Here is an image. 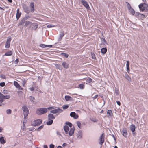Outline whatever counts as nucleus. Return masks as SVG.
<instances>
[{"label": "nucleus", "mask_w": 148, "mask_h": 148, "mask_svg": "<svg viewBox=\"0 0 148 148\" xmlns=\"http://www.w3.org/2000/svg\"><path fill=\"white\" fill-rule=\"evenodd\" d=\"M63 129L64 132L68 136H73L75 131V127L73 126V127L69 129V127L66 125H64L63 126Z\"/></svg>", "instance_id": "obj_1"}, {"label": "nucleus", "mask_w": 148, "mask_h": 148, "mask_svg": "<svg viewBox=\"0 0 148 148\" xmlns=\"http://www.w3.org/2000/svg\"><path fill=\"white\" fill-rule=\"evenodd\" d=\"M140 11L147 12L148 11V4L145 3H141L138 5Z\"/></svg>", "instance_id": "obj_2"}, {"label": "nucleus", "mask_w": 148, "mask_h": 148, "mask_svg": "<svg viewBox=\"0 0 148 148\" xmlns=\"http://www.w3.org/2000/svg\"><path fill=\"white\" fill-rule=\"evenodd\" d=\"M47 112L46 108L42 107L37 109L36 113L38 115H41L45 114Z\"/></svg>", "instance_id": "obj_3"}, {"label": "nucleus", "mask_w": 148, "mask_h": 148, "mask_svg": "<svg viewBox=\"0 0 148 148\" xmlns=\"http://www.w3.org/2000/svg\"><path fill=\"white\" fill-rule=\"evenodd\" d=\"M42 121L40 119H38L34 120L31 124V125L33 127L38 126L41 125Z\"/></svg>", "instance_id": "obj_4"}, {"label": "nucleus", "mask_w": 148, "mask_h": 148, "mask_svg": "<svg viewBox=\"0 0 148 148\" xmlns=\"http://www.w3.org/2000/svg\"><path fill=\"white\" fill-rule=\"evenodd\" d=\"M126 3L128 9L130 13V14L132 16H135L136 13L135 10L131 7L129 3L128 2H126Z\"/></svg>", "instance_id": "obj_5"}, {"label": "nucleus", "mask_w": 148, "mask_h": 148, "mask_svg": "<svg viewBox=\"0 0 148 148\" xmlns=\"http://www.w3.org/2000/svg\"><path fill=\"white\" fill-rule=\"evenodd\" d=\"M63 110L61 109L60 108L58 107L57 108H55L54 109L51 110L50 111V112L54 114H57V115L59 114L60 113H61L63 112Z\"/></svg>", "instance_id": "obj_6"}, {"label": "nucleus", "mask_w": 148, "mask_h": 148, "mask_svg": "<svg viewBox=\"0 0 148 148\" xmlns=\"http://www.w3.org/2000/svg\"><path fill=\"white\" fill-rule=\"evenodd\" d=\"M135 16L139 20L141 19L142 18H145L146 17L145 15L139 12H136L135 15Z\"/></svg>", "instance_id": "obj_7"}, {"label": "nucleus", "mask_w": 148, "mask_h": 148, "mask_svg": "<svg viewBox=\"0 0 148 148\" xmlns=\"http://www.w3.org/2000/svg\"><path fill=\"white\" fill-rule=\"evenodd\" d=\"M24 11L27 14H29L30 12L29 7L26 4L23 3L22 5Z\"/></svg>", "instance_id": "obj_8"}, {"label": "nucleus", "mask_w": 148, "mask_h": 148, "mask_svg": "<svg viewBox=\"0 0 148 148\" xmlns=\"http://www.w3.org/2000/svg\"><path fill=\"white\" fill-rule=\"evenodd\" d=\"M30 10L32 13H33L36 10V6L34 2L31 1L29 4Z\"/></svg>", "instance_id": "obj_9"}, {"label": "nucleus", "mask_w": 148, "mask_h": 148, "mask_svg": "<svg viewBox=\"0 0 148 148\" xmlns=\"http://www.w3.org/2000/svg\"><path fill=\"white\" fill-rule=\"evenodd\" d=\"M81 2L84 6L85 7L87 10H91V9L89 7L88 3L85 0H81Z\"/></svg>", "instance_id": "obj_10"}, {"label": "nucleus", "mask_w": 148, "mask_h": 148, "mask_svg": "<svg viewBox=\"0 0 148 148\" xmlns=\"http://www.w3.org/2000/svg\"><path fill=\"white\" fill-rule=\"evenodd\" d=\"M22 109L23 112V113L29 114V110L28 109L27 107L25 105H23L22 107Z\"/></svg>", "instance_id": "obj_11"}, {"label": "nucleus", "mask_w": 148, "mask_h": 148, "mask_svg": "<svg viewBox=\"0 0 148 148\" xmlns=\"http://www.w3.org/2000/svg\"><path fill=\"white\" fill-rule=\"evenodd\" d=\"M101 34L102 37H100V39L101 43L103 44L104 46L106 44L108 45V44L107 43V42L106 41L102 32L101 33Z\"/></svg>", "instance_id": "obj_12"}, {"label": "nucleus", "mask_w": 148, "mask_h": 148, "mask_svg": "<svg viewBox=\"0 0 148 148\" xmlns=\"http://www.w3.org/2000/svg\"><path fill=\"white\" fill-rule=\"evenodd\" d=\"M70 115L71 117L73 118L74 119H77L79 117V116L77 114L74 112H71L70 114Z\"/></svg>", "instance_id": "obj_13"}, {"label": "nucleus", "mask_w": 148, "mask_h": 148, "mask_svg": "<svg viewBox=\"0 0 148 148\" xmlns=\"http://www.w3.org/2000/svg\"><path fill=\"white\" fill-rule=\"evenodd\" d=\"M38 27V24L37 23H33L30 26V28L32 29V30H35Z\"/></svg>", "instance_id": "obj_14"}, {"label": "nucleus", "mask_w": 148, "mask_h": 148, "mask_svg": "<svg viewBox=\"0 0 148 148\" xmlns=\"http://www.w3.org/2000/svg\"><path fill=\"white\" fill-rule=\"evenodd\" d=\"M62 65L63 68L67 69L69 67V64L65 61L63 62L62 63Z\"/></svg>", "instance_id": "obj_15"}, {"label": "nucleus", "mask_w": 148, "mask_h": 148, "mask_svg": "<svg viewBox=\"0 0 148 148\" xmlns=\"http://www.w3.org/2000/svg\"><path fill=\"white\" fill-rule=\"evenodd\" d=\"M53 114L50 113L48 114V120H52L56 118V116L54 115Z\"/></svg>", "instance_id": "obj_16"}, {"label": "nucleus", "mask_w": 148, "mask_h": 148, "mask_svg": "<svg viewBox=\"0 0 148 148\" xmlns=\"http://www.w3.org/2000/svg\"><path fill=\"white\" fill-rule=\"evenodd\" d=\"M129 127L130 130L132 132H134V131H135L136 127L135 125L133 124H131L130 126Z\"/></svg>", "instance_id": "obj_17"}, {"label": "nucleus", "mask_w": 148, "mask_h": 148, "mask_svg": "<svg viewBox=\"0 0 148 148\" xmlns=\"http://www.w3.org/2000/svg\"><path fill=\"white\" fill-rule=\"evenodd\" d=\"M107 51V49L106 47H104L101 48V53L102 55H105Z\"/></svg>", "instance_id": "obj_18"}, {"label": "nucleus", "mask_w": 148, "mask_h": 148, "mask_svg": "<svg viewBox=\"0 0 148 148\" xmlns=\"http://www.w3.org/2000/svg\"><path fill=\"white\" fill-rule=\"evenodd\" d=\"M64 34H64L63 32H60V34H59V37L58 39V41H60L62 40Z\"/></svg>", "instance_id": "obj_19"}, {"label": "nucleus", "mask_w": 148, "mask_h": 148, "mask_svg": "<svg viewBox=\"0 0 148 148\" xmlns=\"http://www.w3.org/2000/svg\"><path fill=\"white\" fill-rule=\"evenodd\" d=\"M64 98L66 101H72L73 100V98L70 96L68 95H66L65 96Z\"/></svg>", "instance_id": "obj_20"}, {"label": "nucleus", "mask_w": 148, "mask_h": 148, "mask_svg": "<svg viewBox=\"0 0 148 148\" xmlns=\"http://www.w3.org/2000/svg\"><path fill=\"white\" fill-rule=\"evenodd\" d=\"M122 134L125 137H126L127 135V132L126 129H123L122 130Z\"/></svg>", "instance_id": "obj_21"}, {"label": "nucleus", "mask_w": 148, "mask_h": 148, "mask_svg": "<svg viewBox=\"0 0 148 148\" xmlns=\"http://www.w3.org/2000/svg\"><path fill=\"white\" fill-rule=\"evenodd\" d=\"M13 54V51L12 50H9L6 52L3 56H10Z\"/></svg>", "instance_id": "obj_22"}, {"label": "nucleus", "mask_w": 148, "mask_h": 148, "mask_svg": "<svg viewBox=\"0 0 148 148\" xmlns=\"http://www.w3.org/2000/svg\"><path fill=\"white\" fill-rule=\"evenodd\" d=\"M82 137V133L81 130L78 131L77 134V138L78 139L81 138Z\"/></svg>", "instance_id": "obj_23"}, {"label": "nucleus", "mask_w": 148, "mask_h": 148, "mask_svg": "<svg viewBox=\"0 0 148 148\" xmlns=\"http://www.w3.org/2000/svg\"><path fill=\"white\" fill-rule=\"evenodd\" d=\"M55 65L57 69L62 71L63 69V67L62 65L57 64H55Z\"/></svg>", "instance_id": "obj_24"}, {"label": "nucleus", "mask_w": 148, "mask_h": 148, "mask_svg": "<svg viewBox=\"0 0 148 148\" xmlns=\"http://www.w3.org/2000/svg\"><path fill=\"white\" fill-rule=\"evenodd\" d=\"M125 78L130 82H132V79L127 74L126 72V74H125Z\"/></svg>", "instance_id": "obj_25"}, {"label": "nucleus", "mask_w": 148, "mask_h": 148, "mask_svg": "<svg viewBox=\"0 0 148 148\" xmlns=\"http://www.w3.org/2000/svg\"><path fill=\"white\" fill-rule=\"evenodd\" d=\"M107 114L108 115V116H110L112 117L113 115L112 111L110 109L108 110L107 111Z\"/></svg>", "instance_id": "obj_26"}, {"label": "nucleus", "mask_w": 148, "mask_h": 148, "mask_svg": "<svg viewBox=\"0 0 148 148\" xmlns=\"http://www.w3.org/2000/svg\"><path fill=\"white\" fill-rule=\"evenodd\" d=\"M32 24V22L30 21H25L24 26L25 27H27L29 25L30 26Z\"/></svg>", "instance_id": "obj_27"}, {"label": "nucleus", "mask_w": 148, "mask_h": 148, "mask_svg": "<svg viewBox=\"0 0 148 148\" xmlns=\"http://www.w3.org/2000/svg\"><path fill=\"white\" fill-rule=\"evenodd\" d=\"M49 121L46 123L44 122V123H45L48 125H51L53 123V120H48Z\"/></svg>", "instance_id": "obj_28"}, {"label": "nucleus", "mask_w": 148, "mask_h": 148, "mask_svg": "<svg viewBox=\"0 0 148 148\" xmlns=\"http://www.w3.org/2000/svg\"><path fill=\"white\" fill-rule=\"evenodd\" d=\"M65 125H66L68 126L69 127H70L72 128L73 126L72 124L69 121H66L65 123Z\"/></svg>", "instance_id": "obj_29"}, {"label": "nucleus", "mask_w": 148, "mask_h": 148, "mask_svg": "<svg viewBox=\"0 0 148 148\" xmlns=\"http://www.w3.org/2000/svg\"><path fill=\"white\" fill-rule=\"evenodd\" d=\"M10 96L9 95H4L3 94V101L5 100L9 99L10 98Z\"/></svg>", "instance_id": "obj_30"}, {"label": "nucleus", "mask_w": 148, "mask_h": 148, "mask_svg": "<svg viewBox=\"0 0 148 148\" xmlns=\"http://www.w3.org/2000/svg\"><path fill=\"white\" fill-rule=\"evenodd\" d=\"M29 99L31 102H32L33 104L34 103V100H35V99L34 97L32 96H29Z\"/></svg>", "instance_id": "obj_31"}, {"label": "nucleus", "mask_w": 148, "mask_h": 148, "mask_svg": "<svg viewBox=\"0 0 148 148\" xmlns=\"http://www.w3.org/2000/svg\"><path fill=\"white\" fill-rule=\"evenodd\" d=\"M14 84L16 88H19L20 85L17 82L14 81Z\"/></svg>", "instance_id": "obj_32"}, {"label": "nucleus", "mask_w": 148, "mask_h": 148, "mask_svg": "<svg viewBox=\"0 0 148 148\" xmlns=\"http://www.w3.org/2000/svg\"><path fill=\"white\" fill-rule=\"evenodd\" d=\"M85 87V85L83 83H81L79 84L78 86V88H79L81 89H83Z\"/></svg>", "instance_id": "obj_33"}, {"label": "nucleus", "mask_w": 148, "mask_h": 148, "mask_svg": "<svg viewBox=\"0 0 148 148\" xmlns=\"http://www.w3.org/2000/svg\"><path fill=\"white\" fill-rule=\"evenodd\" d=\"M22 14L21 12L16 13V18L17 20H18Z\"/></svg>", "instance_id": "obj_34"}, {"label": "nucleus", "mask_w": 148, "mask_h": 148, "mask_svg": "<svg viewBox=\"0 0 148 148\" xmlns=\"http://www.w3.org/2000/svg\"><path fill=\"white\" fill-rule=\"evenodd\" d=\"M60 54L61 56H63L66 58H68L69 56L68 54L63 52L61 53Z\"/></svg>", "instance_id": "obj_35"}, {"label": "nucleus", "mask_w": 148, "mask_h": 148, "mask_svg": "<svg viewBox=\"0 0 148 148\" xmlns=\"http://www.w3.org/2000/svg\"><path fill=\"white\" fill-rule=\"evenodd\" d=\"M25 21L23 18H22L20 22L18 24V26H19L22 25L24 23H25Z\"/></svg>", "instance_id": "obj_36"}, {"label": "nucleus", "mask_w": 148, "mask_h": 148, "mask_svg": "<svg viewBox=\"0 0 148 148\" xmlns=\"http://www.w3.org/2000/svg\"><path fill=\"white\" fill-rule=\"evenodd\" d=\"M31 17V16L30 15H26L25 16L22 18L25 21L30 18Z\"/></svg>", "instance_id": "obj_37"}, {"label": "nucleus", "mask_w": 148, "mask_h": 148, "mask_svg": "<svg viewBox=\"0 0 148 148\" xmlns=\"http://www.w3.org/2000/svg\"><path fill=\"white\" fill-rule=\"evenodd\" d=\"M3 102V94L0 92V103H2Z\"/></svg>", "instance_id": "obj_38"}, {"label": "nucleus", "mask_w": 148, "mask_h": 148, "mask_svg": "<svg viewBox=\"0 0 148 148\" xmlns=\"http://www.w3.org/2000/svg\"><path fill=\"white\" fill-rule=\"evenodd\" d=\"M44 127V125H42L38 127L37 129H35V130H37L38 131H39L41 129H42Z\"/></svg>", "instance_id": "obj_39"}, {"label": "nucleus", "mask_w": 148, "mask_h": 148, "mask_svg": "<svg viewBox=\"0 0 148 148\" xmlns=\"http://www.w3.org/2000/svg\"><path fill=\"white\" fill-rule=\"evenodd\" d=\"M54 108L55 107L54 106H49L47 108H46L47 110V112L48 110H50L51 111V110H52V109H54Z\"/></svg>", "instance_id": "obj_40"}, {"label": "nucleus", "mask_w": 148, "mask_h": 148, "mask_svg": "<svg viewBox=\"0 0 148 148\" xmlns=\"http://www.w3.org/2000/svg\"><path fill=\"white\" fill-rule=\"evenodd\" d=\"M91 58L94 59V60H96V58L95 57V54L93 52H91Z\"/></svg>", "instance_id": "obj_41"}, {"label": "nucleus", "mask_w": 148, "mask_h": 148, "mask_svg": "<svg viewBox=\"0 0 148 148\" xmlns=\"http://www.w3.org/2000/svg\"><path fill=\"white\" fill-rule=\"evenodd\" d=\"M39 46L42 48H46L47 45H45L43 44H40L39 45Z\"/></svg>", "instance_id": "obj_42"}, {"label": "nucleus", "mask_w": 148, "mask_h": 148, "mask_svg": "<svg viewBox=\"0 0 148 148\" xmlns=\"http://www.w3.org/2000/svg\"><path fill=\"white\" fill-rule=\"evenodd\" d=\"M12 38L10 36H9L7 38L6 41V42L10 43L11 41V40Z\"/></svg>", "instance_id": "obj_43"}, {"label": "nucleus", "mask_w": 148, "mask_h": 148, "mask_svg": "<svg viewBox=\"0 0 148 148\" xmlns=\"http://www.w3.org/2000/svg\"><path fill=\"white\" fill-rule=\"evenodd\" d=\"M56 26V25H53L51 24H49L47 25V27L48 28H50L51 27H54Z\"/></svg>", "instance_id": "obj_44"}, {"label": "nucleus", "mask_w": 148, "mask_h": 148, "mask_svg": "<svg viewBox=\"0 0 148 148\" xmlns=\"http://www.w3.org/2000/svg\"><path fill=\"white\" fill-rule=\"evenodd\" d=\"M10 46V43L6 42L5 45V48H9Z\"/></svg>", "instance_id": "obj_45"}, {"label": "nucleus", "mask_w": 148, "mask_h": 148, "mask_svg": "<svg viewBox=\"0 0 148 148\" xmlns=\"http://www.w3.org/2000/svg\"><path fill=\"white\" fill-rule=\"evenodd\" d=\"M92 79L90 77H88L86 80V81L90 83L92 81Z\"/></svg>", "instance_id": "obj_46"}, {"label": "nucleus", "mask_w": 148, "mask_h": 148, "mask_svg": "<svg viewBox=\"0 0 148 148\" xmlns=\"http://www.w3.org/2000/svg\"><path fill=\"white\" fill-rule=\"evenodd\" d=\"M69 107V105L68 104H65L64 105L62 106V108L63 109L65 110L67 109Z\"/></svg>", "instance_id": "obj_47"}, {"label": "nucleus", "mask_w": 148, "mask_h": 148, "mask_svg": "<svg viewBox=\"0 0 148 148\" xmlns=\"http://www.w3.org/2000/svg\"><path fill=\"white\" fill-rule=\"evenodd\" d=\"M6 112L8 114H10L11 113L12 110L10 109H8L6 110Z\"/></svg>", "instance_id": "obj_48"}, {"label": "nucleus", "mask_w": 148, "mask_h": 148, "mask_svg": "<svg viewBox=\"0 0 148 148\" xmlns=\"http://www.w3.org/2000/svg\"><path fill=\"white\" fill-rule=\"evenodd\" d=\"M77 124L78 127L79 128H81V123L80 121H78L77 122Z\"/></svg>", "instance_id": "obj_49"}, {"label": "nucleus", "mask_w": 148, "mask_h": 148, "mask_svg": "<svg viewBox=\"0 0 148 148\" xmlns=\"http://www.w3.org/2000/svg\"><path fill=\"white\" fill-rule=\"evenodd\" d=\"M27 82V80L25 79H24L22 80V86L23 87H25V84Z\"/></svg>", "instance_id": "obj_50"}, {"label": "nucleus", "mask_w": 148, "mask_h": 148, "mask_svg": "<svg viewBox=\"0 0 148 148\" xmlns=\"http://www.w3.org/2000/svg\"><path fill=\"white\" fill-rule=\"evenodd\" d=\"M105 134L104 133H102L99 137V139H104Z\"/></svg>", "instance_id": "obj_51"}, {"label": "nucleus", "mask_w": 148, "mask_h": 148, "mask_svg": "<svg viewBox=\"0 0 148 148\" xmlns=\"http://www.w3.org/2000/svg\"><path fill=\"white\" fill-rule=\"evenodd\" d=\"M5 83L4 82H2L0 83V86L1 87H3L5 85Z\"/></svg>", "instance_id": "obj_52"}, {"label": "nucleus", "mask_w": 148, "mask_h": 148, "mask_svg": "<svg viewBox=\"0 0 148 148\" xmlns=\"http://www.w3.org/2000/svg\"><path fill=\"white\" fill-rule=\"evenodd\" d=\"M126 70L128 73H129L130 72V66H126Z\"/></svg>", "instance_id": "obj_53"}, {"label": "nucleus", "mask_w": 148, "mask_h": 148, "mask_svg": "<svg viewBox=\"0 0 148 148\" xmlns=\"http://www.w3.org/2000/svg\"><path fill=\"white\" fill-rule=\"evenodd\" d=\"M0 77L1 78L3 79H5L6 78V77L5 75L1 74L0 75Z\"/></svg>", "instance_id": "obj_54"}, {"label": "nucleus", "mask_w": 148, "mask_h": 148, "mask_svg": "<svg viewBox=\"0 0 148 148\" xmlns=\"http://www.w3.org/2000/svg\"><path fill=\"white\" fill-rule=\"evenodd\" d=\"M19 62V59L18 58H16L14 61V63L16 64H17Z\"/></svg>", "instance_id": "obj_55"}, {"label": "nucleus", "mask_w": 148, "mask_h": 148, "mask_svg": "<svg viewBox=\"0 0 148 148\" xmlns=\"http://www.w3.org/2000/svg\"><path fill=\"white\" fill-rule=\"evenodd\" d=\"M0 142L1 144H4L6 141L4 139H0Z\"/></svg>", "instance_id": "obj_56"}, {"label": "nucleus", "mask_w": 148, "mask_h": 148, "mask_svg": "<svg viewBox=\"0 0 148 148\" xmlns=\"http://www.w3.org/2000/svg\"><path fill=\"white\" fill-rule=\"evenodd\" d=\"M3 93L4 94H8V90H3Z\"/></svg>", "instance_id": "obj_57"}, {"label": "nucleus", "mask_w": 148, "mask_h": 148, "mask_svg": "<svg viewBox=\"0 0 148 148\" xmlns=\"http://www.w3.org/2000/svg\"><path fill=\"white\" fill-rule=\"evenodd\" d=\"M35 88L33 87H30L29 89V90L31 91H33L34 90Z\"/></svg>", "instance_id": "obj_58"}, {"label": "nucleus", "mask_w": 148, "mask_h": 148, "mask_svg": "<svg viewBox=\"0 0 148 148\" xmlns=\"http://www.w3.org/2000/svg\"><path fill=\"white\" fill-rule=\"evenodd\" d=\"M43 78V77H40V76H38V81H40Z\"/></svg>", "instance_id": "obj_59"}, {"label": "nucleus", "mask_w": 148, "mask_h": 148, "mask_svg": "<svg viewBox=\"0 0 148 148\" xmlns=\"http://www.w3.org/2000/svg\"><path fill=\"white\" fill-rule=\"evenodd\" d=\"M35 128L33 127L29 128V131H35Z\"/></svg>", "instance_id": "obj_60"}, {"label": "nucleus", "mask_w": 148, "mask_h": 148, "mask_svg": "<svg viewBox=\"0 0 148 148\" xmlns=\"http://www.w3.org/2000/svg\"><path fill=\"white\" fill-rule=\"evenodd\" d=\"M99 143L101 144H102L104 141V139H99Z\"/></svg>", "instance_id": "obj_61"}, {"label": "nucleus", "mask_w": 148, "mask_h": 148, "mask_svg": "<svg viewBox=\"0 0 148 148\" xmlns=\"http://www.w3.org/2000/svg\"><path fill=\"white\" fill-rule=\"evenodd\" d=\"M130 62L129 60L126 61V66H130Z\"/></svg>", "instance_id": "obj_62"}, {"label": "nucleus", "mask_w": 148, "mask_h": 148, "mask_svg": "<svg viewBox=\"0 0 148 148\" xmlns=\"http://www.w3.org/2000/svg\"><path fill=\"white\" fill-rule=\"evenodd\" d=\"M119 90L118 89L116 90V88L115 92L116 95H119Z\"/></svg>", "instance_id": "obj_63"}, {"label": "nucleus", "mask_w": 148, "mask_h": 148, "mask_svg": "<svg viewBox=\"0 0 148 148\" xmlns=\"http://www.w3.org/2000/svg\"><path fill=\"white\" fill-rule=\"evenodd\" d=\"M116 103L119 106H120L121 105V103L119 101H116Z\"/></svg>", "instance_id": "obj_64"}]
</instances>
